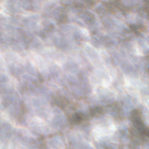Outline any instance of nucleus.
Wrapping results in <instances>:
<instances>
[{
  "label": "nucleus",
  "mask_w": 149,
  "mask_h": 149,
  "mask_svg": "<svg viewBox=\"0 0 149 149\" xmlns=\"http://www.w3.org/2000/svg\"><path fill=\"white\" fill-rule=\"evenodd\" d=\"M77 118H79V117H77Z\"/></svg>",
  "instance_id": "f257e3e1"
}]
</instances>
